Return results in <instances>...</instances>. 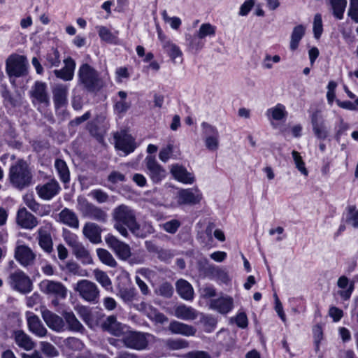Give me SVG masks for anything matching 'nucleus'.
<instances>
[{
    "label": "nucleus",
    "mask_w": 358,
    "mask_h": 358,
    "mask_svg": "<svg viewBox=\"0 0 358 358\" xmlns=\"http://www.w3.org/2000/svg\"><path fill=\"white\" fill-rule=\"evenodd\" d=\"M152 338H154V336L151 334L129 330L127 328L122 336L121 342L127 348L141 351L148 348Z\"/></svg>",
    "instance_id": "nucleus-4"
},
{
    "label": "nucleus",
    "mask_w": 358,
    "mask_h": 358,
    "mask_svg": "<svg viewBox=\"0 0 358 358\" xmlns=\"http://www.w3.org/2000/svg\"><path fill=\"white\" fill-rule=\"evenodd\" d=\"M29 330L38 337H45L48 334V330L41 322L39 317L31 314L27 317Z\"/></svg>",
    "instance_id": "nucleus-30"
},
{
    "label": "nucleus",
    "mask_w": 358,
    "mask_h": 358,
    "mask_svg": "<svg viewBox=\"0 0 358 358\" xmlns=\"http://www.w3.org/2000/svg\"><path fill=\"white\" fill-rule=\"evenodd\" d=\"M134 308L143 313L147 315L151 320L155 321L157 323L164 324L168 321V317L163 313H159L155 308L151 305L145 302H141L138 304L134 305Z\"/></svg>",
    "instance_id": "nucleus-18"
},
{
    "label": "nucleus",
    "mask_w": 358,
    "mask_h": 358,
    "mask_svg": "<svg viewBox=\"0 0 358 358\" xmlns=\"http://www.w3.org/2000/svg\"><path fill=\"white\" fill-rule=\"evenodd\" d=\"M169 330L173 334H180L185 336H193L196 332V328L178 321H172L169 324Z\"/></svg>",
    "instance_id": "nucleus-27"
},
{
    "label": "nucleus",
    "mask_w": 358,
    "mask_h": 358,
    "mask_svg": "<svg viewBox=\"0 0 358 358\" xmlns=\"http://www.w3.org/2000/svg\"><path fill=\"white\" fill-rule=\"evenodd\" d=\"M10 287L21 294H27L32 290V282L30 278L20 270L11 273L8 278Z\"/></svg>",
    "instance_id": "nucleus-8"
},
{
    "label": "nucleus",
    "mask_w": 358,
    "mask_h": 358,
    "mask_svg": "<svg viewBox=\"0 0 358 358\" xmlns=\"http://www.w3.org/2000/svg\"><path fill=\"white\" fill-rule=\"evenodd\" d=\"M306 28L302 24L294 27L290 37L289 48L292 51L298 48L300 41L305 35Z\"/></svg>",
    "instance_id": "nucleus-36"
},
{
    "label": "nucleus",
    "mask_w": 358,
    "mask_h": 358,
    "mask_svg": "<svg viewBox=\"0 0 358 358\" xmlns=\"http://www.w3.org/2000/svg\"><path fill=\"white\" fill-rule=\"evenodd\" d=\"M118 296L121 299L130 306H133L134 301L137 300L138 294L135 288H122L118 292Z\"/></svg>",
    "instance_id": "nucleus-40"
},
{
    "label": "nucleus",
    "mask_w": 358,
    "mask_h": 358,
    "mask_svg": "<svg viewBox=\"0 0 358 358\" xmlns=\"http://www.w3.org/2000/svg\"><path fill=\"white\" fill-rule=\"evenodd\" d=\"M255 5L254 0L245 1L240 8L238 14L241 16L247 15Z\"/></svg>",
    "instance_id": "nucleus-62"
},
{
    "label": "nucleus",
    "mask_w": 358,
    "mask_h": 358,
    "mask_svg": "<svg viewBox=\"0 0 358 358\" xmlns=\"http://www.w3.org/2000/svg\"><path fill=\"white\" fill-rule=\"evenodd\" d=\"M13 336L16 345L24 350L29 351L35 347L31 338L22 330L14 331Z\"/></svg>",
    "instance_id": "nucleus-29"
},
{
    "label": "nucleus",
    "mask_w": 358,
    "mask_h": 358,
    "mask_svg": "<svg viewBox=\"0 0 358 358\" xmlns=\"http://www.w3.org/2000/svg\"><path fill=\"white\" fill-rule=\"evenodd\" d=\"M99 35L103 41L108 43H112L115 38L113 34L106 27H99Z\"/></svg>",
    "instance_id": "nucleus-58"
},
{
    "label": "nucleus",
    "mask_w": 358,
    "mask_h": 358,
    "mask_svg": "<svg viewBox=\"0 0 358 358\" xmlns=\"http://www.w3.org/2000/svg\"><path fill=\"white\" fill-rule=\"evenodd\" d=\"M60 189L58 182L55 179L48 181L45 184L38 185L36 187L38 195L44 200L51 199L59 193Z\"/></svg>",
    "instance_id": "nucleus-19"
},
{
    "label": "nucleus",
    "mask_w": 358,
    "mask_h": 358,
    "mask_svg": "<svg viewBox=\"0 0 358 358\" xmlns=\"http://www.w3.org/2000/svg\"><path fill=\"white\" fill-rule=\"evenodd\" d=\"M62 315L67 323L70 331L80 333H83L85 331V327L76 318L73 312H64Z\"/></svg>",
    "instance_id": "nucleus-35"
},
{
    "label": "nucleus",
    "mask_w": 358,
    "mask_h": 358,
    "mask_svg": "<svg viewBox=\"0 0 358 358\" xmlns=\"http://www.w3.org/2000/svg\"><path fill=\"white\" fill-rule=\"evenodd\" d=\"M217 268V267H215L213 265L208 264V262L206 261L203 267L201 268L200 269L205 276L209 278H214Z\"/></svg>",
    "instance_id": "nucleus-59"
},
{
    "label": "nucleus",
    "mask_w": 358,
    "mask_h": 358,
    "mask_svg": "<svg viewBox=\"0 0 358 358\" xmlns=\"http://www.w3.org/2000/svg\"><path fill=\"white\" fill-rule=\"evenodd\" d=\"M59 221L65 225L73 229H78L79 220L74 211L67 208H64L59 213Z\"/></svg>",
    "instance_id": "nucleus-31"
},
{
    "label": "nucleus",
    "mask_w": 358,
    "mask_h": 358,
    "mask_svg": "<svg viewBox=\"0 0 358 358\" xmlns=\"http://www.w3.org/2000/svg\"><path fill=\"white\" fill-rule=\"evenodd\" d=\"M202 198L198 188L182 189L177 194V201L180 205H196L200 203Z\"/></svg>",
    "instance_id": "nucleus-13"
},
{
    "label": "nucleus",
    "mask_w": 358,
    "mask_h": 358,
    "mask_svg": "<svg viewBox=\"0 0 358 358\" xmlns=\"http://www.w3.org/2000/svg\"><path fill=\"white\" fill-rule=\"evenodd\" d=\"M350 216L348 217V222H350L355 228L358 227V210H355V206L349 208Z\"/></svg>",
    "instance_id": "nucleus-64"
},
{
    "label": "nucleus",
    "mask_w": 358,
    "mask_h": 358,
    "mask_svg": "<svg viewBox=\"0 0 358 358\" xmlns=\"http://www.w3.org/2000/svg\"><path fill=\"white\" fill-rule=\"evenodd\" d=\"M233 299L229 296H222L212 299L210 303V308L218 311L222 314L229 313L233 308Z\"/></svg>",
    "instance_id": "nucleus-28"
},
{
    "label": "nucleus",
    "mask_w": 358,
    "mask_h": 358,
    "mask_svg": "<svg viewBox=\"0 0 358 358\" xmlns=\"http://www.w3.org/2000/svg\"><path fill=\"white\" fill-rule=\"evenodd\" d=\"M42 317L47 326L56 332L63 331L65 329L64 319L57 314L45 309L41 312Z\"/></svg>",
    "instance_id": "nucleus-17"
},
{
    "label": "nucleus",
    "mask_w": 358,
    "mask_h": 358,
    "mask_svg": "<svg viewBox=\"0 0 358 358\" xmlns=\"http://www.w3.org/2000/svg\"><path fill=\"white\" fill-rule=\"evenodd\" d=\"M73 289L78 292L80 298L90 303H96L98 302L100 291L97 285L86 279H83L73 285Z\"/></svg>",
    "instance_id": "nucleus-6"
},
{
    "label": "nucleus",
    "mask_w": 358,
    "mask_h": 358,
    "mask_svg": "<svg viewBox=\"0 0 358 358\" xmlns=\"http://www.w3.org/2000/svg\"><path fill=\"white\" fill-rule=\"evenodd\" d=\"M77 208L83 217L98 222L106 221L108 215L102 208L89 202L85 197L79 196L77 199Z\"/></svg>",
    "instance_id": "nucleus-5"
},
{
    "label": "nucleus",
    "mask_w": 358,
    "mask_h": 358,
    "mask_svg": "<svg viewBox=\"0 0 358 358\" xmlns=\"http://www.w3.org/2000/svg\"><path fill=\"white\" fill-rule=\"evenodd\" d=\"M101 327L110 334L120 337L122 336L127 327L119 322L114 315L108 316L102 323Z\"/></svg>",
    "instance_id": "nucleus-20"
},
{
    "label": "nucleus",
    "mask_w": 358,
    "mask_h": 358,
    "mask_svg": "<svg viewBox=\"0 0 358 358\" xmlns=\"http://www.w3.org/2000/svg\"><path fill=\"white\" fill-rule=\"evenodd\" d=\"M145 162L147 173L154 183L161 182L166 177V170L157 162L155 157L147 156Z\"/></svg>",
    "instance_id": "nucleus-12"
},
{
    "label": "nucleus",
    "mask_w": 358,
    "mask_h": 358,
    "mask_svg": "<svg viewBox=\"0 0 358 358\" xmlns=\"http://www.w3.org/2000/svg\"><path fill=\"white\" fill-rule=\"evenodd\" d=\"M101 231L97 224L90 222L85 223L83 229V236L94 244L101 243Z\"/></svg>",
    "instance_id": "nucleus-25"
},
{
    "label": "nucleus",
    "mask_w": 358,
    "mask_h": 358,
    "mask_svg": "<svg viewBox=\"0 0 358 358\" xmlns=\"http://www.w3.org/2000/svg\"><path fill=\"white\" fill-rule=\"evenodd\" d=\"M266 115L268 117L277 121H281L286 119L287 112L285 106L281 103H278L274 107L267 110Z\"/></svg>",
    "instance_id": "nucleus-39"
},
{
    "label": "nucleus",
    "mask_w": 358,
    "mask_h": 358,
    "mask_svg": "<svg viewBox=\"0 0 358 358\" xmlns=\"http://www.w3.org/2000/svg\"><path fill=\"white\" fill-rule=\"evenodd\" d=\"M92 196L96 200L97 202L101 203H105L108 199V195L101 189H95L91 192Z\"/></svg>",
    "instance_id": "nucleus-60"
},
{
    "label": "nucleus",
    "mask_w": 358,
    "mask_h": 358,
    "mask_svg": "<svg viewBox=\"0 0 358 358\" xmlns=\"http://www.w3.org/2000/svg\"><path fill=\"white\" fill-rule=\"evenodd\" d=\"M115 147L125 154H129L136 149V145L134 138L124 132L116 133L114 135Z\"/></svg>",
    "instance_id": "nucleus-16"
},
{
    "label": "nucleus",
    "mask_w": 358,
    "mask_h": 358,
    "mask_svg": "<svg viewBox=\"0 0 358 358\" xmlns=\"http://www.w3.org/2000/svg\"><path fill=\"white\" fill-rule=\"evenodd\" d=\"M201 322L204 327L205 331L210 333L214 330L217 325V320L211 315H203L201 319Z\"/></svg>",
    "instance_id": "nucleus-51"
},
{
    "label": "nucleus",
    "mask_w": 358,
    "mask_h": 358,
    "mask_svg": "<svg viewBox=\"0 0 358 358\" xmlns=\"http://www.w3.org/2000/svg\"><path fill=\"white\" fill-rule=\"evenodd\" d=\"M51 226L47 224L41 227L38 230V240L40 247L46 252L50 253L53 250V243L51 236Z\"/></svg>",
    "instance_id": "nucleus-21"
},
{
    "label": "nucleus",
    "mask_w": 358,
    "mask_h": 358,
    "mask_svg": "<svg viewBox=\"0 0 358 358\" xmlns=\"http://www.w3.org/2000/svg\"><path fill=\"white\" fill-rule=\"evenodd\" d=\"M9 179L10 183L19 189L30 185L32 175L25 161L20 159L11 165L9 169Z\"/></svg>",
    "instance_id": "nucleus-2"
},
{
    "label": "nucleus",
    "mask_w": 358,
    "mask_h": 358,
    "mask_svg": "<svg viewBox=\"0 0 358 358\" xmlns=\"http://www.w3.org/2000/svg\"><path fill=\"white\" fill-rule=\"evenodd\" d=\"M163 20L169 23L171 27L173 29H178L181 24V20L178 17H169L166 10L162 13Z\"/></svg>",
    "instance_id": "nucleus-54"
},
{
    "label": "nucleus",
    "mask_w": 358,
    "mask_h": 358,
    "mask_svg": "<svg viewBox=\"0 0 358 358\" xmlns=\"http://www.w3.org/2000/svg\"><path fill=\"white\" fill-rule=\"evenodd\" d=\"M313 31L315 38H320L323 32L322 19L320 13H317L314 16Z\"/></svg>",
    "instance_id": "nucleus-49"
},
{
    "label": "nucleus",
    "mask_w": 358,
    "mask_h": 358,
    "mask_svg": "<svg viewBox=\"0 0 358 358\" xmlns=\"http://www.w3.org/2000/svg\"><path fill=\"white\" fill-rule=\"evenodd\" d=\"M173 151V145L168 144L166 147L162 148L159 153V158L163 162H166L172 156Z\"/></svg>",
    "instance_id": "nucleus-55"
},
{
    "label": "nucleus",
    "mask_w": 358,
    "mask_h": 358,
    "mask_svg": "<svg viewBox=\"0 0 358 358\" xmlns=\"http://www.w3.org/2000/svg\"><path fill=\"white\" fill-rule=\"evenodd\" d=\"M66 268L68 272L73 275H78L80 277H87L88 275L86 270L80 268V266L76 263L69 262L66 264Z\"/></svg>",
    "instance_id": "nucleus-52"
},
{
    "label": "nucleus",
    "mask_w": 358,
    "mask_h": 358,
    "mask_svg": "<svg viewBox=\"0 0 358 358\" xmlns=\"http://www.w3.org/2000/svg\"><path fill=\"white\" fill-rule=\"evenodd\" d=\"M201 126L204 130V141L206 148L211 151L217 150L219 148L220 137L217 129L206 122H203Z\"/></svg>",
    "instance_id": "nucleus-14"
},
{
    "label": "nucleus",
    "mask_w": 358,
    "mask_h": 358,
    "mask_svg": "<svg viewBox=\"0 0 358 358\" xmlns=\"http://www.w3.org/2000/svg\"><path fill=\"white\" fill-rule=\"evenodd\" d=\"M73 254L84 264H91L93 262L90 252L85 248L82 243L72 249Z\"/></svg>",
    "instance_id": "nucleus-37"
},
{
    "label": "nucleus",
    "mask_w": 358,
    "mask_h": 358,
    "mask_svg": "<svg viewBox=\"0 0 358 358\" xmlns=\"http://www.w3.org/2000/svg\"><path fill=\"white\" fill-rule=\"evenodd\" d=\"M216 28L210 23L202 24L196 33V36L199 39L204 38L206 36H213L215 34Z\"/></svg>",
    "instance_id": "nucleus-46"
},
{
    "label": "nucleus",
    "mask_w": 358,
    "mask_h": 358,
    "mask_svg": "<svg viewBox=\"0 0 358 358\" xmlns=\"http://www.w3.org/2000/svg\"><path fill=\"white\" fill-rule=\"evenodd\" d=\"M39 345L41 353L44 354L47 357L53 358L59 355V351L50 343L42 341L40 342Z\"/></svg>",
    "instance_id": "nucleus-47"
},
{
    "label": "nucleus",
    "mask_w": 358,
    "mask_h": 358,
    "mask_svg": "<svg viewBox=\"0 0 358 358\" xmlns=\"http://www.w3.org/2000/svg\"><path fill=\"white\" fill-rule=\"evenodd\" d=\"M180 226V222L178 220H171L162 224L164 231L170 234H175Z\"/></svg>",
    "instance_id": "nucleus-57"
},
{
    "label": "nucleus",
    "mask_w": 358,
    "mask_h": 358,
    "mask_svg": "<svg viewBox=\"0 0 358 358\" xmlns=\"http://www.w3.org/2000/svg\"><path fill=\"white\" fill-rule=\"evenodd\" d=\"M329 3L334 16L338 20H342L347 6V0H330Z\"/></svg>",
    "instance_id": "nucleus-41"
},
{
    "label": "nucleus",
    "mask_w": 358,
    "mask_h": 358,
    "mask_svg": "<svg viewBox=\"0 0 358 358\" xmlns=\"http://www.w3.org/2000/svg\"><path fill=\"white\" fill-rule=\"evenodd\" d=\"M313 132L319 140H325L330 135V129L326 124L325 120L318 110L310 115Z\"/></svg>",
    "instance_id": "nucleus-10"
},
{
    "label": "nucleus",
    "mask_w": 358,
    "mask_h": 358,
    "mask_svg": "<svg viewBox=\"0 0 358 358\" xmlns=\"http://www.w3.org/2000/svg\"><path fill=\"white\" fill-rule=\"evenodd\" d=\"M348 15L355 22H358V0L350 1Z\"/></svg>",
    "instance_id": "nucleus-56"
},
{
    "label": "nucleus",
    "mask_w": 358,
    "mask_h": 358,
    "mask_svg": "<svg viewBox=\"0 0 358 358\" xmlns=\"http://www.w3.org/2000/svg\"><path fill=\"white\" fill-rule=\"evenodd\" d=\"M176 291L179 296L185 300L193 299L194 289L190 283L183 279H180L176 282Z\"/></svg>",
    "instance_id": "nucleus-33"
},
{
    "label": "nucleus",
    "mask_w": 358,
    "mask_h": 358,
    "mask_svg": "<svg viewBox=\"0 0 358 358\" xmlns=\"http://www.w3.org/2000/svg\"><path fill=\"white\" fill-rule=\"evenodd\" d=\"M68 87L66 85H58L53 90V101L57 108L67 103Z\"/></svg>",
    "instance_id": "nucleus-32"
},
{
    "label": "nucleus",
    "mask_w": 358,
    "mask_h": 358,
    "mask_svg": "<svg viewBox=\"0 0 358 358\" xmlns=\"http://www.w3.org/2000/svg\"><path fill=\"white\" fill-rule=\"evenodd\" d=\"M16 222L22 228L32 229L38 224L37 218L28 212L25 208L18 210L16 217Z\"/></svg>",
    "instance_id": "nucleus-23"
},
{
    "label": "nucleus",
    "mask_w": 358,
    "mask_h": 358,
    "mask_svg": "<svg viewBox=\"0 0 358 358\" xmlns=\"http://www.w3.org/2000/svg\"><path fill=\"white\" fill-rule=\"evenodd\" d=\"M130 106V103L124 100H120L115 102L114 108L117 113H124L127 111Z\"/></svg>",
    "instance_id": "nucleus-61"
},
{
    "label": "nucleus",
    "mask_w": 358,
    "mask_h": 358,
    "mask_svg": "<svg viewBox=\"0 0 358 358\" xmlns=\"http://www.w3.org/2000/svg\"><path fill=\"white\" fill-rule=\"evenodd\" d=\"M173 178L185 184H192L195 178L193 173L189 172L185 167L178 164H173L170 169Z\"/></svg>",
    "instance_id": "nucleus-24"
},
{
    "label": "nucleus",
    "mask_w": 358,
    "mask_h": 358,
    "mask_svg": "<svg viewBox=\"0 0 358 358\" xmlns=\"http://www.w3.org/2000/svg\"><path fill=\"white\" fill-rule=\"evenodd\" d=\"M96 254L99 260L103 264L112 268H114L117 266V262L107 250L99 248L96 250Z\"/></svg>",
    "instance_id": "nucleus-44"
},
{
    "label": "nucleus",
    "mask_w": 358,
    "mask_h": 358,
    "mask_svg": "<svg viewBox=\"0 0 358 358\" xmlns=\"http://www.w3.org/2000/svg\"><path fill=\"white\" fill-rule=\"evenodd\" d=\"M292 155L296 169L301 172V174L307 176L308 175V171L305 166V163L302 159L300 153L297 151L293 150Z\"/></svg>",
    "instance_id": "nucleus-50"
},
{
    "label": "nucleus",
    "mask_w": 358,
    "mask_h": 358,
    "mask_svg": "<svg viewBox=\"0 0 358 358\" xmlns=\"http://www.w3.org/2000/svg\"><path fill=\"white\" fill-rule=\"evenodd\" d=\"M80 83L88 92L99 91L104 85L99 72L88 64H83L78 70Z\"/></svg>",
    "instance_id": "nucleus-3"
},
{
    "label": "nucleus",
    "mask_w": 358,
    "mask_h": 358,
    "mask_svg": "<svg viewBox=\"0 0 358 358\" xmlns=\"http://www.w3.org/2000/svg\"><path fill=\"white\" fill-rule=\"evenodd\" d=\"M64 67L59 70H54L53 73L55 76L65 81L71 80L73 78L76 63L74 60L68 57L64 60Z\"/></svg>",
    "instance_id": "nucleus-26"
},
{
    "label": "nucleus",
    "mask_w": 358,
    "mask_h": 358,
    "mask_svg": "<svg viewBox=\"0 0 358 358\" xmlns=\"http://www.w3.org/2000/svg\"><path fill=\"white\" fill-rule=\"evenodd\" d=\"M105 241L120 259L126 261L131 257L130 246L117 239L115 236L110 234H108L105 237Z\"/></svg>",
    "instance_id": "nucleus-9"
},
{
    "label": "nucleus",
    "mask_w": 358,
    "mask_h": 358,
    "mask_svg": "<svg viewBox=\"0 0 358 358\" xmlns=\"http://www.w3.org/2000/svg\"><path fill=\"white\" fill-rule=\"evenodd\" d=\"M24 202L32 211L37 213L40 210L41 206L36 201L32 194H26L23 197Z\"/></svg>",
    "instance_id": "nucleus-53"
},
{
    "label": "nucleus",
    "mask_w": 358,
    "mask_h": 358,
    "mask_svg": "<svg viewBox=\"0 0 358 358\" xmlns=\"http://www.w3.org/2000/svg\"><path fill=\"white\" fill-rule=\"evenodd\" d=\"M94 279L106 289H111L112 282L107 273L99 268L93 271Z\"/></svg>",
    "instance_id": "nucleus-43"
},
{
    "label": "nucleus",
    "mask_w": 358,
    "mask_h": 358,
    "mask_svg": "<svg viewBox=\"0 0 358 358\" xmlns=\"http://www.w3.org/2000/svg\"><path fill=\"white\" fill-rule=\"evenodd\" d=\"M27 60L26 57L19 55H11L6 59V71L10 78H19L27 74Z\"/></svg>",
    "instance_id": "nucleus-7"
},
{
    "label": "nucleus",
    "mask_w": 358,
    "mask_h": 358,
    "mask_svg": "<svg viewBox=\"0 0 358 358\" xmlns=\"http://www.w3.org/2000/svg\"><path fill=\"white\" fill-rule=\"evenodd\" d=\"M15 258L24 266H27L34 263L36 255L32 250L27 245H21L15 248Z\"/></svg>",
    "instance_id": "nucleus-22"
},
{
    "label": "nucleus",
    "mask_w": 358,
    "mask_h": 358,
    "mask_svg": "<svg viewBox=\"0 0 358 358\" xmlns=\"http://www.w3.org/2000/svg\"><path fill=\"white\" fill-rule=\"evenodd\" d=\"M174 315L183 320H193L197 317V312L192 307L180 305L175 308Z\"/></svg>",
    "instance_id": "nucleus-34"
},
{
    "label": "nucleus",
    "mask_w": 358,
    "mask_h": 358,
    "mask_svg": "<svg viewBox=\"0 0 358 358\" xmlns=\"http://www.w3.org/2000/svg\"><path fill=\"white\" fill-rule=\"evenodd\" d=\"M112 215L114 220V228L122 236H128V229L137 237H145V234L141 230L140 224L136 220V213L131 207L121 204L114 208Z\"/></svg>",
    "instance_id": "nucleus-1"
},
{
    "label": "nucleus",
    "mask_w": 358,
    "mask_h": 358,
    "mask_svg": "<svg viewBox=\"0 0 358 358\" xmlns=\"http://www.w3.org/2000/svg\"><path fill=\"white\" fill-rule=\"evenodd\" d=\"M55 168L60 180L64 183H68L70 180V171L66 163L63 159H57L55 162Z\"/></svg>",
    "instance_id": "nucleus-38"
},
{
    "label": "nucleus",
    "mask_w": 358,
    "mask_h": 358,
    "mask_svg": "<svg viewBox=\"0 0 358 358\" xmlns=\"http://www.w3.org/2000/svg\"><path fill=\"white\" fill-rule=\"evenodd\" d=\"M29 94L33 104L49 106L50 97L48 93L47 85L45 83L36 81L29 91Z\"/></svg>",
    "instance_id": "nucleus-11"
},
{
    "label": "nucleus",
    "mask_w": 358,
    "mask_h": 358,
    "mask_svg": "<svg viewBox=\"0 0 358 358\" xmlns=\"http://www.w3.org/2000/svg\"><path fill=\"white\" fill-rule=\"evenodd\" d=\"M41 287L43 292L47 294L52 295L59 299H65L66 297L67 289L60 282L45 280L41 282Z\"/></svg>",
    "instance_id": "nucleus-15"
},
{
    "label": "nucleus",
    "mask_w": 358,
    "mask_h": 358,
    "mask_svg": "<svg viewBox=\"0 0 358 358\" xmlns=\"http://www.w3.org/2000/svg\"><path fill=\"white\" fill-rule=\"evenodd\" d=\"M44 65L48 68L58 67L60 64L59 52L55 48H52L45 55Z\"/></svg>",
    "instance_id": "nucleus-42"
},
{
    "label": "nucleus",
    "mask_w": 358,
    "mask_h": 358,
    "mask_svg": "<svg viewBox=\"0 0 358 358\" xmlns=\"http://www.w3.org/2000/svg\"><path fill=\"white\" fill-rule=\"evenodd\" d=\"M163 48L173 62H176V58L182 57L180 48L171 41H166Z\"/></svg>",
    "instance_id": "nucleus-45"
},
{
    "label": "nucleus",
    "mask_w": 358,
    "mask_h": 358,
    "mask_svg": "<svg viewBox=\"0 0 358 358\" xmlns=\"http://www.w3.org/2000/svg\"><path fill=\"white\" fill-rule=\"evenodd\" d=\"M64 240L66 244L71 247V250L80 243V242L78 241V237L76 235L70 232L65 234Z\"/></svg>",
    "instance_id": "nucleus-63"
},
{
    "label": "nucleus",
    "mask_w": 358,
    "mask_h": 358,
    "mask_svg": "<svg viewBox=\"0 0 358 358\" xmlns=\"http://www.w3.org/2000/svg\"><path fill=\"white\" fill-rule=\"evenodd\" d=\"M155 293L157 295L163 296L164 298H170L172 296L173 293V286L166 282L161 284L156 289Z\"/></svg>",
    "instance_id": "nucleus-48"
}]
</instances>
